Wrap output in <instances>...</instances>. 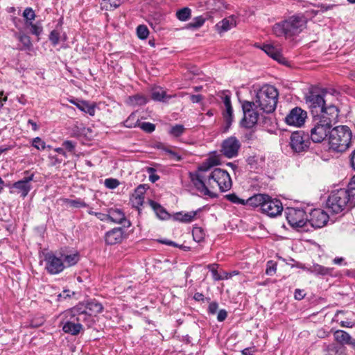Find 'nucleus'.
Wrapping results in <instances>:
<instances>
[{
  "label": "nucleus",
  "mask_w": 355,
  "mask_h": 355,
  "mask_svg": "<svg viewBox=\"0 0 355 355\" xmlns=\"http://www.w3.org/2000/svg\"><path fill=\"white\" fill-rule=\"evenodd\" d=\"M219 164L217 157H209L203 163L196 173H190L192 183L196 189L203 196L215 198L216 195L209 189L219 188L221 192L230 190L232 185L230 174L225 170L216 168L207 174L210 168Z\"/></svg>",
  "instance_id": "1"
},
{
  "label": "nucleus",
  "mask_w": 355,
  "mask_h": 355,
  "mask_svg": "<svg viewBox=\"0 0 355 355\" xmlns=\"http://www.w3.org/2000/svg\"><path fill=\"white\" fill-rule=\"evenodd\" d=\"M83 323L88 328L92 327L90 316L85 313L84 307L81 305H76L62 314L60 326L66 334L78 335L83 329Z\"/></svg>",
  "instance_id": "2"
},
{
  "label": "nucleus",
  "mask_w": 355,
  "mask_h": 355,
  "mask_svg": "<svg viewBox=\"0 0 355 355\" xmlns=\"http://www.w3.org/2000/svg\"><path fill=\"white\" fill-rule=\"evenodd\" d=\"M307 19L304 15H293L273 26V33L278 37H292L301 33L306 26Z\"/></svg>",
  "instance_id": "3"
},
{
  "label": "nucleus",
  "mask_w": 355,
  "mask_h": 355,
  "mask_svg": "<svg viewBox=\"0 0 355 355\" xmlns=\"http://www.w3.org/2000/svg\"><path fill=\"white\" fill-rule=\"evenodd\" d=\"M279 93L272 85H265L257 92L255 101L256 107L267 113L272 112L277 106Z\"/></svg>",
  "instance_id": "4"
},
{
  "label": "nucleus",
  "mask_w": 355,
  "mask_h": 355,
  "mask_svg": "<svg viewBox=\"0 0 355 355\" xmlns=\"http://www.w3.org/2000/svg\"><path fill=\"white\" fill-rule=\"evenodd\" d=\"M352 139V132L347 125L334 127V152L343 153L347 150Z\"/></svg>",
  "instance_id": "5"
},
{
  "label": "nucleus",
  "mask_w": 355,
  "mask_h": 355,
  "mask_svg": "<svg viewBox=\"0 0 355 355\" xmlns=\"http://www.w3.org/2000/svg\"><path fill=\"white\" fill-rule=\"evenodd\" d=\"M256 107L254 103L250 101H243L242 103V109L243 112V118L241 121V125L245 128H252L258 121L259 113L254 110Z\"/></svg>",
  "instance_id": "6"
},
{
  "label": "nucleus",
  "mask_w": 355,
  "mask_h": 355,
  "mask_svg": "<svg viewBox=\"0 0 355 355\" xmlns=\"http://www.w3.org/2000/svg\"><path fill=\"white\" fill-rule=\"evenodd\" d=\"M331 124L324 122L320 123V121H318L315 125L314 128L311 130L309 137L315 143H320L325 138L329 137V149L330 150L331 148Z\"/></svg>",
  "instance_id": "7"
},
{
  "label": "nucleus",
  "mask_w": 355,
  "mask_h": 355,
  "mask_svg": "<svg viewBox=\"0 0 355 355\" xmlns=\"http://www.w3.org/2000/svg\"><path fill=\"white\" fill-rule=\"evenodd\" d=\"M289 225L295 228H303L307 225V217L302 209L288 207L285 211Z\"/></svg>",
  "instance_id": "8"
},
{
  "label": "nucleus",
  "mask_w": 355,
  "mask_h": 355,
  "mask_svg": "<svg viewBox=\"0 0 355 355\" xmlns=\"http://www.w3.org/2000/svg\"><path fill=\"white\" fill-rule=\"evenodd\" d=\"M309 139V135L303 131L294 132L291 135V147L296 153L306 151L310 145Z\"/></svg>",
  "instance_id": "9"
},
{
  "label": "nucleus",
  "mask_w": 355,
  "mask_h": 355,
  "mask_svg": "<svg viewBox=\"0 0 355 355\" xmlns=\"http://www.w3.org/2000/svg\"><path fill=\"white\" fill-rule=\"evenodd\" d=\"M44 261L46 262L45 268L51 275L59 274L65 268L61 256L57 257L53 253H47L45 254Z\"/></svg>",
  "instance_id": "10"
},
{
  "label": "nucleus",
  "mask_w": 355,
  "mask_h": 355,
  "mask_svg": "<svg viewBox=\"0 0 355 355\" xmlns=\"http://www.w3.org/2000/svg\"><path fill=\"white\" fill-rule=\"evenodd\" d=\"M347 204L351 207V198L348 189H334V214L341 212Z\"/></svg>",
  "instance_id": "11"
},
{
  "label": "nucleus",
  "mask_w": 355,
  "mask_h": 355,
  "mask_svg": "<svg viewBox=\"0 0 355 355\" xmlns=\"http://www.w3.org/2000/svg\"><path fill=\"white\" fill-rule=\"evenodd\" d=\"M241 144L235 137H230L223 141L221 152L227 158L237 156Z\"/></svg>",
  "instance_id": "12"
},
{
  "label": "nucleus",
  "mask_w": 355,
  "mask_h": 355,
  "mask_svg": "<svg viewBox=\"0 0 355 355\" xmlns=\"http://www.w3.org/2000/svg\"><path fill=\"white\" fill-rule=\"evenodd\" d=\"M306 118V112L300 107L292 109L285 118V122L289 125L300 127L304 124Z\"/></svg>",
  "instance_id": "13"
},
{
  "label": "nucleus",
  "mask_w": 355,
  "mask_h": 355,
  "mask_svg": "<svg viewBox=\"0 0 355 355\" xmlns=\"http://www.w3.org/2000/svg\"><path fill=\"white\" fill-rule=\"evenodd\" d=\"M262 212L270 217H276L280 215L283 211L282 203L279 200L272 199L269 196L263 205Z\"/></svg>",
  "instance_id": "14"
},
{
  "label": "nucleus",
  "mask_w": 355,
  "mask_h": 355,
  "mask_svg": "<svg viewBox=\"0 0 355 355\" xmlns=\"http://www.w3.org/2000/svg\"><path fill=\"white\" fill-rule=\"evenodd\" d=\"M329 220V216L320 209H315L310 213L307 223L315 228H320L326 225Z\"/></svg>",
  "instance_id": "15"
},
{
  "label": "nucleus",
  "mask_w": 355,
  "mask_h": 355,
  "mask_svg": "<svg viewBox=\"0 0 355 355\" xmlns=\"http://www.w3.org/2000/svg\"><path fill=\"white\" fill-rule=\"evenodd\" d=\"M306 103L311 109L313 117L318 115V111L326 104V100L323 96L311 94L306 98Z\"/></svg>",
  "instance_id": "16"
},
{
  "label": "nucleus",
  "mask_w": 355,
  "mask_h": 355,
  "mask_svg": "<svg viewBox=\"0 0 355 355\" xmlns=\"http://www.w3.org/2000/svg\"><path fill=\"white\" fill-rule=\"evenodd\" d=\"M77 305H81L84 307L85 313L90 316L92 320V325L95 323L94 316L103 311V305L95 300L85 303H79Z\"/></svg>",
  "instance_id": "17"
},
{
  "label": "nucleus",
  "mask_w": 355,
  "mask_h": 355,
  "mask_svg": "<svg viewBox=\"0 0 355 355\" xmlns=\"http://www.w3.org/2000/svg\"><path fill=\"white\" fill-rule=\"evenodd\" d=\"M124 231L121 227H115L106 232L105 241L107 245L121 243L123 239Z\"/></svg>",
  "instance_id": "18"
},
{
  "label": "nucleus",
  "mask_w": 355,
  "mask_h": 355,
  "mask_svg": "<svg viewBox=\"0 0 355 355\" xmlns=\"http://www.w3.org/2000/svg\"><path fill=\"white\" fill-rule=\"evenodd\" d=\"M222 99L225 107L223 115L226 124V127L228 128L232 125L234 119L230 96L228 94H225L222 96Z\"/></svg>",
  "instance_id": "19"
},
{
  "label": "nucleus",
  "mask_w": 355,
  "mask_h": 355,
  "mask_svg": "<svg viewBox=\"0 0 355 355\" xmlns=\"http://www.w3.org/2000/svg\"><path fill=\"white\" fill-rule=\"evenodd\" d=\"M33 173L31 174L29 176L24 177L21 180L15 182L12 184V187L17 189L19 192L21 193V196L25 198L31 189L30 182L33 180Z\"/></svg>",
  "instance_id": "20"
},
{
  "label": "nucleus",
  "mask_w": 355,
  "mask_h": 355,
  "mask_svg": "<svg viewBox=\"0 0 355 355\" xmlns=\"http://www.w3.org/2000/svg\"><path fill=\"white\" fill-rule=\"evenodd\" d=\"M145 191L146 184H140L136 188L135 193L130 198L132 207L139 209V207L142 206L144 200Z\"/></svg>",
  "instance_id": "21"
},
{
  "label": "nucleus",
  "mask_w": 355,
  "mask_h": 355,
  "mask_svg": "<svg viewBox=\"0 0 355 355\" xmlns=\"http://www.w3.org/2000/svg\"><path fill=\"white\" fill-rule=\"evenodd\" d=\"M262 50L270 57L278 61L279 63L286 64L288 61L282 56L279 50L272 44H263Z\"/></svg>",
  "instance_id": "22"
},
{
  "label": "nucleus",
  "mask_w": 355,
  "mask_h": 355,
  "mask_svg": "<svg viewBox=\"0 0 355 355\" xmlns=\"http://www.w3.org/2000/svg\"><path fill=\"white\" fill-rule=\"evenodd\" d=\"M236 25V17L234 15H230L218 22L216 26V30L218 33L227 32Z\"/></svg>",
  "instance_id": "23"
},
{
  "label": "nucleus",
  "mask_w": 355,
  "mask_h": 355,
  "mask_svg": "<svg viewBox=\"0 0 355 355\" xmlns=\"http://www.w3.org/2000/svg\"><path fill=\"white\" fill-rule=\"evenodd\" d=\"M199 6L210 11H219L225 8L223 0H200Z\"/></svg>",
  "instance_id": "24"
},
{
  "label": "nucleus",
  "mask_w": 355,
  "mask_h": 355,
  "mask_svg": "<svg viewBox=\"0 0 355 355\" xmlns=\"http://www.w3.org/2000/svg\"><path fill=\"white\" fill-rule=\"evenodd\" d=\"M333 114V105L326 104L318 111V115L315 118L320 121V123H327L331 124V116Z\"/></svg>",
  "instance_id": "25"
},
{
  "label": "nucleus",
  "mask_w": 355,
  "mask_h": 355,
  "mask_svg": "<svg viewBox=\"0 0 355 355\" xmlns=\"http://www.w3.org/2000/svg\"><path fill=\"white\" fill-rule=\"evenodd\" d=\"M107 220L114 223L123 224L124 226H126L125 223H128L127 227L130 226V222L126 220L123 212L120 209L110 210L107 214Z\"/></svg>",
  "instance_id": "26"
},
{
  "label": "nucleus",
  "mask_w": 355,
  "mask_h": 355,
  "mask_svg": "<svg viewBox=\"0 0 355 355\" xmlns=\"http://www.w3.org/2000/svg\"><path fill=\"white\" fill-rule=\"evenodd\" d=\"M269 199V196L266 194L258 193L249 198L245 200V205H248L253 207H260L262 210L263 205L265 204L266 200Z\"/></svg>",
  "instance_id": "27"
},
{
  "label": "nucleus",
  "mask_w": 355,
  "mask_h": 355,
  "mask_svg": "<svg viewBox=\"0 0 355 355\" xmlns=\"http://www.w3.org/2000/svg\"><path fill=\"white\" fill-rule=\"evenodd\" d=\"M149 205L155 211L157 217L161 220H166L169 218L170 215L166 210L159 203L150 200Z\"/></svg>",
  "instance_id": "28"
},
{
  "label": "nucleus",
  "mask_w": 355,
  "mask_h": 355,
  "mask_svg": "<svg viewBox=\"0 0 355 355\" xmlns=\"http://www.w3.org/2000/svg\"><path fill=\"white\" fill-rule=\"evenodd\" d=\"M71 103L74 104L81 111L89 114L90 116L95 114V105L89 104L85 101H71Z\"/></svg>",
  "instance_id": "29"
},
{
  "label": "nucleus",
  "mask_w": 355,
  "mask_h": 355,
  "mask_svg": "<svg viewBox=\"0 0 355 355\" xmlns=\"http://www.w3.org/2000/svg\"><path fill=\"white\" fill-rule=\"evenodd\" d=\"M152 98L157 101H167L172 96H168L166 91L159 87H153L151 93Z\"/></svg>",
  "instance_id": "30"
},
{
  "label": "nucleus",
  "mask_w": 355,
  "mask_h": 355,
  "mask_svg": "<svg viewBox=\"0 0 355 355\" xmlns=\"http://www.w3.org/2000/svg\"><path fill=\"white\" fill-rule=\"evenodd\" d=\"M60 256L64 263L65 268L74 266L79 261V254L78 253L70 254H60Z\"/></svg>",
  "instance_id": "31"
},
{
  "label": "nucleus",
  "mask_w": 355,
  "mask_h": 355,
  "mask_svg": "<svg viewBox=\"0 0 355 355\" xmlns=\"http://www.w3.org/2000/svg\"><path fill=\"white\" fill-rule=\"evenodd\" d=\"M334 339L341 345H347L350 341V336L343 330L334 331Z\"/></svg>",
  "instance_id": "32"
},
{
  "label": "nucleus",
  "mask_w": 355,
  "mask_h": 355,
  "mask_svg": "<svg viewBox=\"0 0 355 355\" xmlns=\"http://www.w3.org/2000/svg\"><path fill=\"white\" fill-rule=\"evenodd\" d=\"M176 17L181 21H186L191 17V10L188 7H184L178 10L175 14Z\"/></svg>",
  "instance_id": "33"
},
{
  "label": "nucleus",
  "mask_w": 355,
  "mask_h": 355,
  "mask_svg": "<svg viewBox=\"0 0 355 355\" xmlns=\"http://www.w3.org/2000/svg\"><path fill=\"white\" fill-rule=\"evenodd\" d=\"M63 202H64V204L67 206H68L69 207L81 208V207H85L87 206V205L83 200H81L80 198L75 199V200L64 198L63 200Z\"/></svg>",
  "instance_id": "34"
},
{
  "label": "nucleus",
  "mask_w": 355,
  "mask_h": 355,
  "mask_svg": "<svg viewBox=\"0 0 355 355\" xmlns=\"http://www.w3.org/2000/svg\"><path fill=\"white\" fill-rule=\"evenodd\" d=\"M197 211H192L182 214V213H178L177 214V218L183 223H190L195 218Z\"/></svg>",
  "instance_id": "35"
},
{
  "label": "nucleus",
  "mask_w": 355,
  "mask_h": 355,
  "mask_svg": "<svg viewBox=\"0 0 355 355\" xmlns=\"http://www.w3.org/2000/svg\"><path fill=\"white\" fill-rule=\"evenodd\" d=\"M194 241L198 243L202 241L205 237V232L202 227H195L192 230Z\"/></svg>",
  "instance_id": "36"
},
{
  "label": "nucleus",
  "mask_w": 355,
  "mask_h": 355,
  "mask_svg": "<svg viewBox=\"0 0 355 355\" xmlns=\"http://www.w3.org/2000/svg\"><path fill=\"white\" fill-rule=\"evenodd\" d=\"M347 189L351 198V207L355 206V175L351 179L347 184Z\"/></svg>",
  "instance_id": "37"
},
{
  "label": "nucleus",
  "mask_w": 355,
  "mask_h": 355,
  "mask_svg": "<svg viewBox=\"0 0 355 355\" xmlns=\"http://www.w3.org/2000/svg\"><path fill=\"white\" fill-rule=\"evenodd\" d=\"M23 17L26 20V25L33 23L35 18V13L31 8H26L23 12Z\"/></svg>",
  "instance_id": "38"
},
{
  "label": "nucleus",
  "mask_w": 355,
  "mask_h": 355,
  "mask_svg": "<svg viewBox=\"0 0 355 355\" xmlns=\"http://www.w3.org/2000/svg\"><path fill=\"white\" fill-rule=\"evenodd\" d=\"M205 18L202 16L194 17L193 21L187 24L189 28H198L201 27L205 22Z\"/></svg>",
  "instance_id": "39"
},
{
  "label": "nucleus",
  "mask_w": 355,
  "mask_h": 355,
  "mask_svg": "<svg viewBox=\"0 0 355 355\" xmlns=\"http://www.w3.org/2000/svg\"><path fill=\"white\" fill-rule=\"evenodd\" d=\"M102 3L106 10H112L121 5V0H103Z\"/></svg>",
  "instance_id": "40"
},
{
  "label": "nucleus",
  "mask_w": 355,
  "mask_h": 355,
  "mask_svg": "<svg viewBox=\"0 0 355 355\" xmlns=\"http://www.w3.org/2000/svg\"><path fill=\"white\" fill-rule=\"evenodd\" d=\"M184 130L185 128L183 125L178 124L170 129L169 134L173 137H178L182 135Z\"/></svg>",
  "instance_id": "41"
},
{
  "label": "nucleus",
  "mask_w": 355,
  "mask_h": 355,
  "mask_svg": "<svg viewBox=\"0 0 355 355\" xmlns=\"http://www.w3.org/2000/svg\"><path fill=\"white\" fill-rule=\"evenodd\" d=\"M137 34L139 39L145 40L148 36L149 31L146 26L139 25L137 28Z\"/></svg>",
  "instance_id": "42"
},
{
  "label": "nucleus",
  "mask_w": 355,
  "mask_h": 355,
  "mask_svg": "<svg viewBox=\"0 0 355 355\" xmlns=\"http://www.w3.org/2000/svg\"><path fill=\"white\" fill-rule=\"evenodd\" d=\"M138 123V119L136 116V114L132 113L128 118L124 121V126L131 128L136 127Z\"/></svg>",
  "instance_id": "43"
},
{
  "label": "nucleus",
  "mask_w": 355,
  "mask_h": 355,
  "mask_svg": "<svg viewBox=\"0 0 355 355\" xmlns=\"http://www.w3.org/2000/svg\"><path fill=\"white\" fill-rule=\"evenodd\" d=\"M32 146L38 150H44L46 148L45 142L39 137L32 139Z\"/></svg>",
  "instance_id": "44"
},
{
  "label": "nucleus",
  "mask_w": 355,
  "mask_h": 355,
  "mask_svg": "<svg viewBox=\"0 0 355 355\" xmlns=\"http://www.w3.org/2000/svg\"><path fill=\"white\" fill-rule=\"evenodd\" d=\"M129 101H130V103L133 105H144L146 103V98L141 95H135L133 96H130Z\"/></svg>",
  "instance_id": "45"
},
{
  "label": "nucleus",
  "mask_w": 355,
  "mask_h": 355,
  "mask_svg": "<svg viewBox=\"0 0 355 355\" xmlns=\"http://www.w3.org/2000/svg\"><path fill=\"white\" fill-rule=\"evenodd\" d=\"M311 272L315 273L317 275H325L327 273L329 269L324 268L319 264H314L309 268Z\"/></svg>",
  "instance_id": "46"
},
{
  "label": "nucleus",
  "mask_w": 355,
  "mask_h": 355,
  "mask_svg": "<svg viewBox=\"0 0 355 355\" xmlns=\"http://www.w3.org/2000/svg\"><path fill=\"white\" fill-rule=\"evenodd\" d=\"M227 200L230 201L232 203L237 204V205H245V200L243 199L239 198L236 194L231 193L228 194L225 196Z\"/></svg>",
  "instance_id": "47"
},
{
  "label": "nucleus",
  "mask_w": 355,
  "mask_h": 355,
  "mask_svg": "<svg viewBox=\"0 0 355 355\" xmlns=\"http://www.w3.org/2000/svg\"><path fill=\"white\" fill-rule=\"evenodd\" d=\"M27 26H31V33L33 35L39 36L42 33L43 28L41 25H39L37 24L31 23V24H28Z\"/></svg>",
  "instance_id": "48"
},
{
  "label": "nucleus",
  "mask_w": 355,
  "mask_h": 355,
  "mask_svg": "<svg viewBox=\"0 0 355 355\" xmlns=\"http://www.w3.org/2000/svg\"><path fill=\"white\" fill-rule=\"evenodd\" d=\"M49 40L53 45H57L60 41V32L58 30H53L49 34Z\"/></svg>",
  "instance_id": "49"
},
{
  "label": "nucleus",
  "mask_w": 355,
  "mask_h": 355,
  "mask_svg": "<svg viewBox=\"0 0 355 355\" xmlns=\"http://www.w3.org/2000/svg\"><path fill=\"white\" fill-rule=\"evenodd\" d=\"M18 39L25 49H29L31 46L32 44L29 36L26 35H20L18 37Z\"/></svg>",
  "instance_id": "50"
},
{
  "label": "nucleus",
  "mask_w": 355,
  "mask_h": 355,
  "mask_svg": "<svg viewBox=\"0 0 355 355\" xmlns=\"http://www.w3.org/2000/svg\"><path fill=\"white\" fill-rule=\"evenodd\" d=\"M217 265L216 264H209L207 266L209 270L211 272L213 279L215 281L222 280V277H220V273H218L216 269Z\"/></svg>",
  "instance_id": "51"
},
{
  "label": "nucleus",
  "mask_w": 355,
  "mask_h": 355,
  "mask_svg": "<svg viewBox=\"0 0 355 355\" xmlns=\"http://www.w3.org/2000/svg\"><path fill=\"white\" fill-rule=\"evenodd\" d=\"M119 185V182L116 179L107 178L105 180V186L108 189H115Z\"/></svg>",
  "instance_id": "52"
},
{
  "label": "nucleus",
  "mask_w": 355,
  "mask_h": 355,
  "mask_svg": "<svg viewBox=\"0 0 355 355\" xmlns=\"http://www.w3.org/2000/svg\"><path fill=\"white\" fill-rule=\"evenodd\" d=\"M276 270L277 264L272 261H268L267 263V268L266 270V275L272 276L275 273Z\"/></svg>",
  "instance_id": "53"
},
{
  "label": "nucleus",
  "mask_w": 355,
  "mask_h": 355,
  "mask_svg": "<svg viewBox=\"0 0 355 355\" xmlns=\"http://www.w3.org/2000/svg\"><path fill=\"white\" fill-rule=\"evenodd\" d=\"M140 128L145 132L150 133L155 129V125L149 122H144L140 125Z\"/></svg>",
  "instance_id": "54"
},
{
  "label": "nucleus",
  "mask_w": 355,
  "mask_h": 355,
  "mask_svg": "<svg viewBox=\"0 0 355 355\" xmlns=\"http://www.w3.org/2000/svg\"><path fill=\"white\" fill-rule=\"evenodd\" d=\"M62 146L70 153H73L76 143L72 141H64L62 144Z\"/></svg>",
  "instance_id": "55"
},
{
  "label": "nucleus",
  "mask_w": 355,
  "mask_h": 355,
  "mask_svg": "<svg viewBox=\"0 0 355 355\" xmlns=\"http://www.w3.org/2000/svg\"><path fill=\"white\" fill-rule=\"evenodd\" d=\"M218 304L216 302H212L208 306V311L211 314H215L218 310Z\"/></svg>",
  "instance_id": "56"
},
{
  "label": "nucleus",
  "mask_w": 355,
  "mask_h": 355,
  "mask_svg": "<svg viewBox=\"0 0 355 355\" xmlns=\"http://www.w3.org/2000/svg\"><path fill=\"white\" fill-rule=\"evenodd\" d=\"M227 316V311L225 309H221L218 313L217 320L219 322H223L226 319Z\"/></svg>",
  "instance_id": "57"
},
{
  "label": "nucleus",
  "mask_w": 355,
  "mask_h": 355,
  "mask_svg": "<svg viewBox=\"0 0 355 355\" xmlns=\"http://www.w3.org/2000/svg\"><path fill=\"white\" fill-rule=\"evenodd\" d=\"M190 100L193 103H199L202 100V96L200 94H193L190 96Z\"/></svg>",
  "instance_id": "58"
},
{
  "label": "nucleus",
  "mask_w": 355,
  "mask_h": 355,
  "mask_svg": "<svg viewBox=\"0 0 355 355\" xmlns=\"http://www.w3.org/2000/svg\"><path fill=\"white\" fill-rule=\"evenodd\" d=\"M304 297V291L300 289H296L295 291V298L296 300H300L303 299Z\"/></svg>",
  "instance_id": "59"
},
{
  "label": "nucleus",
  "mask_w": 355,
  "mask_h": 355,
  "mask_svg": "<svg viewBox=\"0 0 355 355\" xmlns=\"http://www.w3.org/2000/svg\"><path fill=\"white\" fill-rule=\"evenodd\" d=\"M167 152L171 155V157L176 161H180L182 158L180 155L173 150H168Z\"/></svg>",
  "instance_id": "60"
},
{
  "label": "nucleus",
  "mask_w": 355,
  "mask_h": 355,
  "mask_svg": "<svg viewBox=\"0 0 355 355\" xmlns=\"http://www.w3.org/2000/svg\"><path fill=\"white\" fill-rule=\"evenodd\" d=\"M340 324L343 327H352L354 325V322L352 321H340Z\"/></svg>",
  "instance_id": "61"
},
{
  "label": "nucleus",
  "mask_w": 355,
  "mask_h": 355,
  "mask_svg": "<svg viewBox=\"0 0 355 355\" xmlns=\"http://www.w3.org/2000/svg\"><path fill=\"white\" fill-rule=\"evenodd\" d=\"M95 216L101 220H107L108 219L107 214H105L100 212L95 213Z\"/></svg>",
  "instance_id": "62"
},
{
  "label": "nucleus",
  "mask_w": 355,
  "mask_h": 355,
  "mask_svg": "<svg viewBox=\"0 0 355 355\" xmlns=\"http://www.w3.org/2000/svg\"><path fill=\"white\" fill-rule=\"evenodd\" d=\"M350 164L353 169L355 170V150L350 155Z\"/></svg>",
  "instance_id": "63"
},
{
  "label": "nucleus",
  "mask_w": 355,
  "mask_h": 355,
  "mask_svg": "<svg viewBox=\"0 0 355 355\" xmlns=\"http://www.w3.org/2000/svg\"><path fill=\"white\" fill-rule=\"evenodd\" d=\"M28 123L30 124L32 127V129L34 130V131H37L38 130V125H37V123L33 121L32 119H28Z\"/></svg>",
  "instance_id": "64"
}]
</instances>
